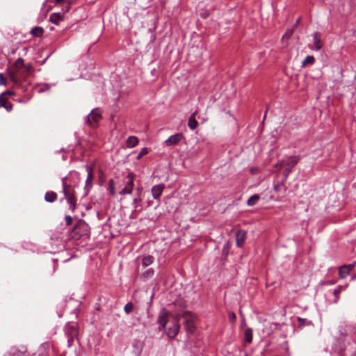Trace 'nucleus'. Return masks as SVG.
Here are the masks:
<instances>
[{
    "instance_id": "24",
    "label": "nucleus",
    "mask_w": 356,
    "mask_h": 356,
    "mask_svg": "<svg viewBox=\"0 0 356 356\" xmlns=\"http://www.w3.org/2000/svg\"><path fill=\"white\" fill-rule=\"evenodd\" d=\"M260 195L258 194H254L252 195L247 201V204L249 207H252L257 204V202L259 200Z\"/></svg>"
},
{
    "instance_id": "7",
    "label": "nucleus",
    "mask_w": 356,
    "mask_h": 356,
    "mask_svg": "<svg viewBox=\"0 0 356 356\" xmlns=\"http://www.w3.org/2000/svg\"><path fill=\"white\" fill-rule=\"evenodd\" d=\"M74 235L73 237L76 239L80 238L83 236H87L89 234V227L88 224L84 221L80 220L73 229Z\"/></svg>"
},
{
    "instance_id": "1",
    "label": "nucleus",
    "mask_w": 356,
    "mask_h": 356,
    "mask_svg": "<svg viewBox=\"0 0 356 356\" xmlns=\"http://www.w3.org/2000/svg\"><path fill=\"white\" fill-rule=\"evenodd\" d=\"M158 323L170 338H174L179 332L180 324L178 316L170 314L165 309H163L160 312L158 317Z\"/></svg>"
},
{
    "instance_id": "15",
    "label": "nucleus",
    "mask_w": 356,
    "mask_h": 356,
    "mask_svg": "<svg viewBox=\"0 0 356 356\" xmlns=\"http://www.w3.org/2000/svg\"><path fill=\"white\" fill-rule=\"evenodd\" d=\"M3 107L6 111L10 112L13 111V105L8 101L7 98L4 97V94L0 95V108Z\"/></svg>"
},
{
    "instance_id": "6",
    "label": "nucleus",
    "mask_w": 356,
    "mask_h": 356,
    "mask_svg": "<svg viewBox=\"0 0 356 356\" xmlns=\"http://www.w3.org/2000/svg\"><path fill=\"white\" fill-rule=\"evenodd\" d=\"M134 177L135 175L130 172L123 179L124 187L119 192L120 195H130L133 192L134 186Z\"/></svg>"
},
{
    "instance_id": "30",
    "label": "nucleus",
    "mask_w": 356,
    "mask_h": 356,
    "mask_svg": "<svg viewBox=\"0 0 356 356\" xmlns=\"http://www.w3.org/2000/svg\"><path fill=\"white\" fill-rule=\"evenodd\" d=\"M108 191L112 195H115V181L113 179H110L108 181Z\"/></svg>"
},
{
    "instance_id": "9",
    "label": "nucleus",
    "mask_w": 356,
    "mask_h": 356,
    "mask_svg": "<svg viewBox=\"0 0 356 356\" xmlns=\"http://www.w3.org/2000/svg\"><path fill=\"white\" fill-rule=\"evenodd\" d=\"M27 347L24 344L13 346L7 353L6 356H25Z\"/></svg>"
},
{
    "instance_id": "36",
    "label": "nucleus",
    "mask_w": 356,
    "mask_h": 356,
    "mask_svg": "<svg viewBox=\"0 0 356 356\" xmlns=\"http://www.w3.org/2000/svg\"><path fill=\"white\" fill-rule=\"evenodd\" d=\"M293 29H290V30H288L282 36V40H284V38L286 39H289L291 35L293 34Z\"/></svg>"
},
{
    "instance_id": "25",
    "label": "nucleus",
    "mask_w": 356,
    "mask_h": 356,
    "mask_svg": "<svg viewBox=\"0 0 356 356\" xmlns=\"http://www.w3.org/2000/svg\"><path fill=\"white\" fill-rule=\"evenodd\" d=\"M141 202V198L140 197V195H138V197H135L134 200H133V203H132V205L134 208V211L135 212H138V211H142V208L139 205V202Z\"/></svg>"
},
{
    "instance_id": "5",
    "label": "nucleus",
    "mask_w": 356,
    "mask_h": 356,
    "mask_svg": "<svg viewBox=\"0 0 356 356\" xmlns=\"http://www.w3.org/2000/svg\"><path fill=\"white\" fill-rule=\"evenodd\" d=\"M183 318H184V328L186 332L189 334H192L196 329L195 314L190 312H185L183 314Z\"/></svg>"
},
{
    "instance_id": "22",
    "label": "nucleus",
    "mask_w": 356,
    "mask_h": 356,
    "mask_svg": "<svg viewBox=\"0 0 356 356\" xmlns=\"http://www.w3.org/2000/svg\"><path fill=\"white\" fill-rule=\"evenodd\" d=\"M57 199V194L54 191H48L44 195V200L48 202H54Z\"/></svg>"
},
{
    "instance_id": "4",
    "label": "nucleus",
    "mask_w": 356,
    "mask_h": 356,
    "mask_svg": "<svg viewBox=\"0 0 356 356\" xmlns=\"http://www.w3.org/2000/svg\"><path fill=\"white\" fill-rule=\"evenodd\" d=\"M300 160L298 156H290L286 161H283L280 163V165L285 168L284 178V181H286L287 177L292 170V168L298 163Z\"/></svg>"
},
{
    "instance_id": "23",
    "label": "nucleus",
    "mask_w": 356,
    "mask_h": 356,
    "mask_svg": "<svg viewBox=\"0 0 356 356\" xmlns=\"http://www.w3.org/2000/svg\"><path fill=\"white\" fill-rule=\"evenodd\" d=\"M154 261V258L153 256L147 255L144 257L142 259V264L144 267H147L150 266Z\"/></svg>"
},
{
    "instance_id": "8",
    "label": "nucleus",
    "mask_w": 356,
    "mask_h": 356,
    "mask_svg": "<svg viewBox=\"0 0 356 356\" xmlns=\"http://www.w3.org/2000/svg\"><path fill=\"white\" fill-rule=\"evenodd\" d=\"M102 119V112L99 108L92 109L86 118V123L90 127H95Z\"/></svg>"
},
{
    "instance_id": "38",
    "label": "nucleus",
    "mask_w": 356,
    "mask_h": 356,
    "mask_svg": "<svg viewBox=\"0 0 356 356\" xmlns=\"http://www.w3.org/2000/svg\"><path fill=\"white\" fill-rule=\"evenodd\" d=\"M229 320L231 321H234L235 319H236V315L233 312H231L229 314Z\"/></svg>"
},
{
    "instance_id": "40",
    "label": "nucleus",
    "mask_w": 356,
    "mask_h": 356,
    "mask_svg": "<svg viewBox=\"0 0 356 356\" xmlns=\"http://www.w3.org/2000/svg\"><path fill=\"white\" fill-rule=\"evenodd\" d=\"M69 0H55V2L56 4L61 5V4H64L65 3H66Z\"/></svg>"
},
{
    "instance_id": "16",
    "label": "nucleus",
    "mask_w": 356,
    "mask_h": 356,
    "mask_svg": "<svg viewBox=\"0 0 356 356\" xmlns=\"http://www.w3.org/2000/svg\"><path fill=\"white\" fill-rule=\"evenodd\" d=\"M164 189V185L163 184H158L155 185L152 188V194L154 199L157 200L159 199Z\"/></svg>"
},
{
    "instance_id": "31",
    "label": "nucleus",
    "mask_w": 356,
    "mask_h": 356,
    "mask_svg": "<svg viewBox=\"0 0 356 356\" xmlns=\"http://www.w3.org/2000/svg\"><path fill=\"white\" fill-rule=\"evenodd\" d=\"M124 312L128 314L134 310V305L131 302H128L124 307Z\"/></svg>"
},
{
    "instance_id": "39",
    "label": "nucleus",
    "mask_w": 356,
    "mask_h": 356,
    "mask_svg": "<svg viewBox=\"0 0 356 356\" xmlns=\"http://www.w3.org/2000/svg\"><path fill=\"white\" fill-rule=\"evenodd\" d=\"M1 94H4V97H6V95H14L15 92L10 90H6Z\"/></svg>"
},
{
    "instance_id": "29",
    "label": "nucleus",
    "mask_w": 356,
    "mask_h": 356,
    "mask_svg": "<svg viewBox=\"0 0 356 356\" xmlns=\"http://www.w3.org/2000/svg\"><path fill=\"white\" fill-rule=\"evenodd\" d=\"M245 340L248 343H251L252 341V330L250 328L246 329L244 332Z\"/></svg>"
},
{
    "instance_id": "13",
    "label": "nucleus",
    "mask_w": 356,
    "mask_h": 356,
    "mask_svg": "<svg viewBox=\"0 0 356 356\" xmlns=\"http://www.w3.org/2000/svg\"><path fill=\"white\" fill-rule=\"evenodd\" d=\"M354 267L355 264L343 265L341 266L339 269V277L342 279L346 278Z\"/></svg>"
},
{
    "instance_id": "42",
    "label": "nucleus",
    "mask_w": 356,
    "mask_h": 356,
    "mask_svg": "<svg viewBox=\"0 0 356 356\" xmlns=\"http://www.w3.org/2000/svg\"><path fill=\"white\" fill-rule=\"evenodd\" d=\"M340 291H341V289H338L334 290V293L335 295H337V294L339 293Z\"/></svg>"
},
{
    "instance_id": "32",
    "label": "nucleus",
    "mask_w": 356,
    "mask_h": 356,
    "mask_svg": "<svg viewBox=\"0 0 356 356\" xmlns=\"http://www.w3.org/2000/svg\"><path fill=\"white\" fill-rule=\"evenodd\" d=\"M60 6H62V10L65 13H67L70 9V6H71V1L70 0H69L68 1H67L66 3H65L64 4H61Z\"/></svg>"
},
{
    "instance_id": "18",
    "label": "nucleus",
    "mask_w": 356,
    "mask_h": 356,
    "mask_svg": "<svg viewBox=\"0 0 356 356\" xmlns=\"http://www.w3.org/2000/svg\"><path fill=\"white\" fill-rule=\"evenodd\" d=\"M85 168L88 172L87 179L86 181V187L91 188L92 181L93 180V168L88 165H86Z\"/></svg>"
},
{
    "instance_id": "12",
    "label": "nucleus",
    "mask_w": 356,
    "mask_h": 356,
    "mask_svg": "<svg viewBox=\"0 0 356 356\" xmlns=\"http://www.w3.org/2000/svg\"><path fill=\"white\" fill-rule=\"evenodd\" d=\"M314 43L313 45H309V48L313 50L319 51L323 47L320 35L318 32H315L313 35Z\"/></svg>"
},
{
    "instance_id": "19",
    "label": "nucleus",
    "mask_w": 356,
    "mask_h": 356,
    "mask_svg": "<svg viewBox=\"0 0 356 356\" xmlns=\"http://www.w3.org/2000/svg\"><path fill=\"white\" fill-rule=\"evenodd\" d=\"M197 113V110H196L193 114H191L188 119V125L192 130H194L198 125V122L195 119Z\"/></svg>"
},
{
    "instance_id": "10",
    "label": "nucleus",
    "mask_w": 356,
    "mask_h": 356,
    "mask_svg": "<svg viewBox=\"0 0 356 356\" xmlns=\"http://www.w3.org/2000/svg\"><path fill=\"white\" fill-rule=\"evenodd\" d=\"M144 343L142 341L134 339L131 344L132 353L135 356H140L143 350Z\"/></svg>"
},
{
    "instance_id": "41",
    "label": "nucleus",
    "mask_w": 356,
    "mask_h": 356,
    "mask_svg": "<svg viewBox=\"0 0 356 356\" xmlns=\"http://www.w3.org/2000/svg\"><path fill=\"white\" fill-rule=\"evenodd\" d=\"M200 16L202 18L206 19L209 16V13L207 12L202 13Z\"/></svg>"
},
{
    "instance_id": "35",
    "label": "nucleus",
    "mask_w": 356,
    "mask_h": 356,
    "mask_svg": "<svg viewBox=\"0 0 356 356\" xmlns=\"http://www.w3.org/2000/svg\"><path fill=\"white\" fill-rule=\"evenodd\" d=\"M284 181H284V179H283V180H282V183L275 184V185H274V187H273V188H274L275 191H276V192H277V193H278V192H280V191H281V189H282V187L283 184H284Z\"/></svg>"
},
{
    "instance_id": "20",
    "label": "nucleus",
    "mask_w": 356,
    "mask_h": 356,
    "mask_svg": "<svg viewBox=\"0 0 356 356\" xmlns=\"http://www.w3.org/2000/svg\"><path fill=\"white\" fill-rule=\"evenodd\" d=\"M139 143V140L137 137L131 136L128 137L126 141L127 147L133 148L136 147Z\"/></svg>"
},
{
    "instance_id": "43",
    "label": "nucleus",
    "mask_w": 356,
    "mask_h": 356,
    "mask_svg": "<svg viewBox=\"0 0 356 356\" xmlns=\"http://www.w3.org/2000/svg\"><path fill=\"white\" fill-rule=\"evenodd\" d=\"M300 22V19L296 21V24H298Z\"/></svg>"
},
{
    "instance_id": "3",
    "label": "nucleus",
    "mask_w": 356,
    "mask_h": 356,
    "mask_svg": "<svg viewBox=\"0 0 356 356\" xmlns=\"http://www.w3.org/2000/svg\"><path fill=\"white\" fill-rule=\"evenodd\" d=\"M63 192L70 204L69 209L74 212L76 207V197L75 193V185L68 183V178L65 177L62 179Z\"/></svg>"
},
{
    "instance_id": "37",
    "label": "nucleus",
    "mask_w": 356,
    "mask_h": 356,
    "mask_svg": "<svg viewBox=\"0 0 356 356\" xmlns=\"http://www.w3.org/2000/svg\"><path fill=\"white\" fill-rule=\"evenodd\" d=\"M65 220L67 225H70L72 222V218L70 216H65Z\"/></svg>"
},
{
    "instance_id": "26",
    "label": "nucleus",
    "mask_w": 356,
    "mask_h": 356,
    "mask_svg": "<svg viewBox=\"0 0 356 356\" xmlns=\"http://www.w3.org/2000/svg\"><path fill=\"white\" fill-rule=\"evenodd\" d=\"M44 33V29L40 26H35L31 31V33L35 37H40Z\"/></svg>"
},
{
    "instance_id": "21",
    "label": "nucleus",
    "mask_w": 356,
    "mask_h": 356,
    "mask_svg": "<svg viewBox=\"0 0 356 356\" xmlns=\"http://www.w3.org/2000/svg\"><path fill=\"white\" fill-rule=\"evenodd\" d=\"M48 343H43L39 348L38 352L39 354H34L33 356H48V349H49Z\"/></svg>"
},
{
    "instance_id": "14",
    "label": "nucleus",
    "mask_w": 356,
    "mask_h": 356,
    "mask_svg": "<svg viewBox=\"0 0 356 356\" xmlns=\"http://www.w3.org/2000/svg\"><path fill=\"white\" fill-rule=\"evenodd\" d=\"M247 236V232L244 230H238L236 234V243L238 248L244 244Z\"/></svg>"
},
{
    "instance_id": "17",
    "label": "nucleus",
    "mask_w": 356,
    "mask_h": 356,
    "mask_svg": "<svg viewBox=\"0 0 356 356\" xmlns=\"http://www.w3.org/2000/svg\"><path fill=\"white\" fill-rule=\"evenodd\" d=\"M63 19L64 15L60 13H54L51 14L49 17V21L56 25H58Z\"/></svg>"
},
{
    "instance_id": "11",
    "label": "nucleus",
    "mask_w": 356,
    "mask_h": 356,
    "mask_svg": "<svg viewBox=\"0 0 356 356\" xmlns=\"http://www.w3.org/2000/svg\"><path fill=\"white\" fill-rule=\"evenodd\" d=\"M183 138V134L181 133H177L170 136L168 139H166L165 144L166 146L175 145L179 143Z\"/></svg>"
},
{
    "instance_id": "2",
    "label": "nucleus",
    "mask_w": 356,
    "mask_h": 356,
    "mask_svg": "<svg viewBox=\"0 0 356 356\" xmlns=\"http://www.w3.org/2000/svg\"><path fill=\"white\" fill-rule=\"evenodd\" d=\"M29 68L30 66H25L24 60L21 58L15 62L13 66L8 71V78L15 86L19 87L21 86V82L25 79Z\"/></svg>"
},
{
    "instance_id": "28",
    "label": "nucleus",
    "mask_w": 356,
    "mask_h": 356,
    "mask_svg": "<svg viewBox=\"0 0 356 356\" xmlns=\"http://www.w3.org/2000/svg\"><path fill=\"white\" fill-rule=\"evenodd\" d=\"M315 62V58L313 56H307L302 62V67H305L307 65H312Z\"/></svg>"
},
{
    "instance_id": "27",
    "label": "nucleus",
    "mask_w": 356,
    "mask_h": 356,
    "mask_svg": "<svg viewBox=\"0 0 356 356\" xmlns=\"http://www.w3.org/2000/svg\"><path fill=\"white\" fill-rule=\"evenodd\" d=\"M154 274V271L153 268H149L142 273L141 277L144 280H146L149 279L152 277H153Z\"/></svg>"
},
{
    "instance_id": "33",
    "label": "nucleus",
    "mask_w": 356,
    "mask_h": 356,
    "mask_svg": "<svg viewBox=\"0 0 356 356\" xmlns=\"http://www.w3.org/2000/svg\"><path fill=\"white\" fill-rule=\"evenodd\" d=\"M147 153H148V149H147V148H146V147L143 148V149L140 150V152H139V154H138V156H137V159H141L143 156H145V155L147 154Z\"/></svg>"
},
{
    "instance_id": "34",
    "label": "nucleus",
    "mask_w": 356,
    "mask_h": 356,
    "mask_svg": "<svg viewBox=\"0 0 356 356\" xmlns=\"http://www.w3.org/2000/svg\"><path fill=\"white\" fill-rule=\"evenodd\" d=\"M0 85L7 86L8 81L6 78L4 77L3 73H0Z\"/></svg>"
}]
</instances>
